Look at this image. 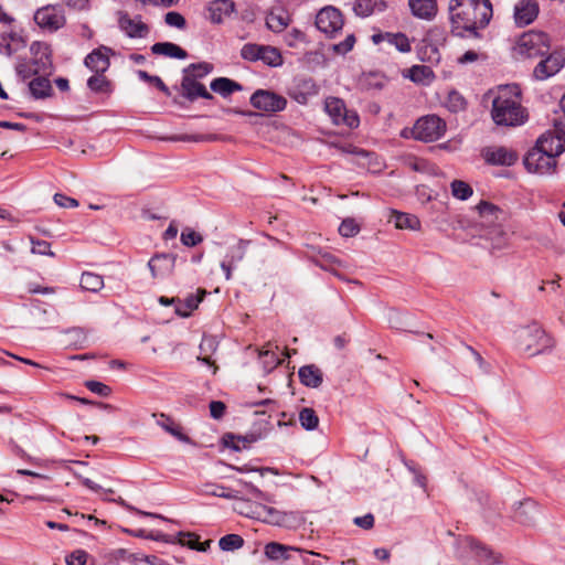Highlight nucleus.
I'll list each match as a JSON object with an SVG mask.
<instances>
[{"instance_id":"nucleus-27","label":"nucleus","mask_w":565,"mask_h":565,"mask_svg":"<svg viewBox=\"0 0 565 565\" xmlns=\"http://www.w3.org/2000/svg\"><path fill=\"white\" fill-rule=\"evenodd\" d=\"M412 13L423 20H431L437 13L436 0H408Z\"/></svg>"},{"instance_id":"nucleus-51","label":"nucleus","mask_w":565,"mask_h":565,"mask_svg":"<svg viewBox=\"0 0 565 565\" xmlns=\"http://www.w3.org/2000/svg\"><path fill=\"white\" fill-rule=\"evenodd\" d=\"M181 243L184 245V246H188V247H193L198 244H200L202 241H203V237L202 235H200L199 233H196L195 231L191 230V228H185L182 233H181Z\"/></svg>"},{"instance_id":"nucleus-6","label":"nucleus","mask_w":565,"mask_h":565,"mask_svg":"<svg viewBox=\"0 0 565 565\" xmlns=\"http://www.w3.org/2000/svg\"><path fill=\"white\" fill-rule=\"evenodd\" d=\"M476 209L481 218V223L490 228V231L487 234V237L489 239H494L495 237L499 238V242L494 245V247H501L502 245H504L505 234L502 231V228L498 225V222L503 215L502 210L499 209L497 205L486 201H481L476 206Z\"/></svg>"},{"instance_id":"nucleus-38","label":"nucleus","mask_w":565,"mask_h":565,"mask_svg":"<svg viewBox=\"0 0 565 565\" xmlns=\"http://www.w3.org/2000/svg\"><path fill=\"white\" fill-rule=\"evenodd\" d=\"M200 493L204 495H212L224 499H237L236 493L227 491V489L224 486L212 482L203 483L200 488Z\"/></svg>"},{"instance_id":"nucleus-33","label":"nucleus","mask_w":565,"mask_h":565,"mask_svg":"<svg viewBox=\"0 0 565 565\" xmlns=\"http://www.w3.org/2000/svg\"><path fill=\"white\" fill-rule=\"evenodd\" d=\"M290 551L298 550L277 542L267 543L264 548L266 557L270 561H286L289 558Z\"/></svg>"},{"instance_id":"nucleus-19","label":"nucleus","mask_w":565,"mask_h":565,"mask_svg":"<svg viewBox=\"0 0 565 565\" xmlns=\"http://www.w3.org/2000/svg\"><path fill=\"white\" fill-rule=\"evenodd\" d=\"M540 12L536 0H519L513 10L514 22L518 26H526L535 21Z\"/></svg>"},{"instance_id":"nucleus-29","label":"nucleus","mask_w":565,"mask_h":565,"mask_svg":"<svg viewBox=\"0 0 565 565\" xmlns=\"http://www.w3.org/2000/svg\"><path fill=\"white\" fill-rule=\"evenodd\" d=\"M151 52L157 55H164L172 58L184 60L188 56L185 50L172 42H158L151 46Z\"/></svg>"},{"instance_id":"nucleus-40","label":"nucleus","mask_w":565,"mask_h":565,"mask_svg":"<svg viewBox=\"0 0 565 565\" xmlns=\"http://www.w3.org/2000/svg\"><path fill=\"white\" fill-rule=\"evenodd\" d=\"M259 359L262 360L266 372L274 370L279 364H281L285 360V359H280L277 355V353L273 350V344L270 342L267 343L265 350H262L259 352Z\"/></svg>"},{"instance_id":"nucleus-14","label":"nucleus","mask_w":565,"mask_h":565,"mask_svg":"<svg viewBox=\"0 0 565 565\" xmlns=\"http://www.w3.org/2000/svg\"><path fill=\"white\" fill-rule=\"evenodd\" d=\"M252 106L266 113H276L284 110L287 105L285 97L275 92L257 89L249 99Z\"/></svg>"},{"instance_id":"nucleus-32","label":"nucleus","mask_w":565,"mask_h":565,"mask_svg":"<svg viewBox=\"0 0 565 565\" xmlns=\"http://www.w3.org/2000/svg\"><path fill=\"white\" fill-rule=\"evenodd\" d=\"M390 222H394L395 226L401 230H418L420 226L417 216L397 211H392Z\"/></svg>"},{"instance_id":"nucleus-58","label":"nucleus","mask_w":565,"mask_h":565,"mask_svg":"<svg viewBox=\"0 0 565 565\" xmlns=\"http://www.w3.org/2000/svg\"><path fill=\"white\" fill-rule=\"evenodd\" d=\"M355 43V36L354 34H348L344 39V41L339 42L333 45V51L338 54H347L350 52Z\"/></svg>"},{"instance_id":"nucleus-46","label":"nucleus","mask_w":565,"mask_h":565,"mask_svg":"<svg viewBox=\"0 0 565 565\" xmlns=\"http://www.w3.org/2000/svg\"><path fill=\"white\" fill-rule=\"evenodd\" d=\"M270 429L271 428L269 427V424L266 423L264 427H259L258 429L254 428L246 435L239 436L238 441H242L244 444V447L246 446V444L257 443V441L266 438L267 435L269 434Z\"/></svg>"},{"instance_id":"nucleus-31","label":"nucleus","mask_w":565,"mask_h":565,"mask_svg":"<svg viewBox=\"0 0 565 565\" xmlns=\"http://www.w3.org/2000/svg\"><path fill=\"white\" fill-rule=\"evenodd\" d=\"M211 89L223 97H227L234 92L242 90L241 84L235 81H232L227 77H217L211 82Z\"/></svg>"},{"instance_id":"nucleus-63","label":"nucleus","mask_w":565,"mask_h":565,"mask_svg":"<svg viewBox=\"0 0 565 565\" xmlns=\"http://www.w3.org/2000/svg\"><path fill=\"white\" fill-rule=\"evenodd\" d=\"M354 524L364 529V530H370L373 527L374 525V516L373 514L371 513H367L363 516H356L354 520H353Z\"/></svg>"},{"instance_id":"nucleus-39","label":"nucleus","mask_w":565,"mask_h":565,"mask_svg":"<svg viewBox=\"0 0 565 565\" xmlns=\"http://www.w3.org/2000/svg\"><path fill=\"white\" fill-rule=\"evenodd\" d=\"M288 23L289 18L284 11H271L266 18V25L273 32H281Z\"/></svg>"},{"instance_id":"nucleus-20","label":"nucleus","mask_w":565,"mask_h":565,"mask_svg":"<svg viewBox=\"0 0 565 565\" xmlns=\"http://www.w3.org/2000/svg\"><path fill=\"white\" fill-rule=\"evenodd\" d=\"M535 147L556 159L565 151V139L555 131H546L537 138Z\"/></svg>"},{"instance_id":"nucleus-34","label":"nucleus","mask_w":565,"mask_h":565,"mask_svg":"<svg viewBox=\"0 0 565 565\" xmlns=\"http://www.w3.org/2000/svg\"><path fill=\"white\" fill-rule=\"evenodd\" d=\"M536 512V503L532 500H525L519 503L514 516L520 523L531 524L534 521V515Z\"/></svg>"},{"instance_id":"nucleus-50","label":"nucleus","mask_w":565,"mask_h":565,"mask_svg":"<svg viewBox=\"0 0 565 565\" xmlns=\"http://www.w3.org/2000/svg\"><path fill=\"white\" fill-rule=\"evenodd\" d=\"M376 2L373 0H356L353 10L359 17H369L374 12Z\"/></svg>"},{"instance_id":"nucleus-62","label":"nucleus","mask_w":565,"mask_h":565,"mask_svg":"<svg viewBox=\"0 0 565 565\" xmlns=\"http://www.w3.org/2000/svg\"><path fill=\"white\" fill-rule=\"evenodd\" d=\"M225 408V404L221 401H212L210 403V414L215 419H220L223 417Z\"/></svg>"},{"instance_id":"nucleus-24","label":"nucleus","mask_w":565,"mask_h":565,"mask_svg":"<svg viewBox=\"0 0 565 565\" xmlns=\"http://www.w3.org/2000/svg\"><path fill=\"white\" fill-rule=\"evenodd\" d=\"M484 160L493 166H513L518 160L515 151L504 147L488 148L483 152Z\"/></svg>"},{"instance_id":"nucleus-36","label":"nucleus","mask_w":565,"mask_h":565,"mask_svg":"<svg viewBox=\"0 0 565 565\" xmlns=\"http://www.w3.org/2000/svg\"><path fill=\"white\" fill-rule=\"evenodd\" d=\"M160 418L157 420V424L162 427L167 433L179 439L180 441L188 443L189 437L182 433V429L179 425H177L169 416L164 414H160Z\"/></svg>"},{"instance_id":"nucleus-16","label":"nucleus","mask_w":565,"mask_h":565,"mask_svg":"<svg viewBox=\"0 0 565 565\" xmlns=\"http://www.w3.org/2000/svg\"><path fill=\"white\" fill-rule=\"evenodd\" d=\"M118 26L129 39H145L150 28L142 22L140 15L131 18L127 12H118Z\"/></svg>"},{"instance_id":"nucleus-2","label":"nucleus","mask_w":565,"mask_h":565,"mask_svg":"<svg viewBox=\"0 0 565 565\" xmlns=\"http://www.w3.org/2000/svg\"><path fill=\"white\" fill-rule=\"evenodd\" d=\"M491 117L497 125L507 127L521 126L527 120L519 85H504L498 88L492 100Z\"/></svg>"},{"instance_id":"nucleus-47","label":"nucleus","mask_w":565,"mask_h":565,"mask_svg":"<svg viewBox=\"0 0 565 565\" xmlns=\"http://www.w3.org/2000/svg\"><path fill=\"white\" fill-rule=\"evenodd\" d=\"M244 545V540L238 534H226L218 541V546L222 551H235Z\"/></svg>"},{"instance_id":"nucleus-35","label":"nucleus","mask_w":565,"mask_h":565,"mask_svg":"<svg viewBox=\"0 0 565 565\" xmlns=\"http://www.w3.org/2000/svg\"><path fill=\"white\" fill-rule=\"evenodd\" d=\"M408 77L418 84H429L434 79V72L427 65H414L408 70Z\"/></svg>"},{"instance_id":"nucleus-43","label":"nucleus","mask_w":565,"mask_h":565,"mask_svg":"<svg viewBox=\"0 0 565 565\" xmlns=\"http://www.w3.org/2000/svg\"><path fill=\"white\" fill-rule=\"evenodd\" d=\"M299 422L303 429L313 430L319 425V417L315 409L305 407L299 412Z\"/></svg>"},{"instance_id":"nucleus-41","label":"nucleus","mask_w":565,"mask_h":565,"mask_svg":"<svg viewBox=\"0 0 565 565\" xmlns=\"http://www.w3.org/2000/svg\"><path fill=\"white\" fill-rule=\"evenodd\" d=\"M29 88H30L31 94L35 98L47 97V96H50V93L52 90L50 81L47 78L41 77V76L32 79L29 84Z\"/></svg>"},{"instance_id":"nucleus-28","label":"nucleus","mask_w":565,"mask_h":565,"mask_svg":"<svg viewBox=\"0 0 565 565\" xmlns=\"http://www.w3.org/2000/svg\"><path fill=\"white\" fill-rule=\"evenodd\" d=\"M205 294L204 289H198L196 294L189 295L184 301L179 300L174 309L175 313L182 318H188L199 307Z\"/></svg>"},{"instance_id":"nucleus-18","label":"nucleus","mask_w":565,"mask_h":565,"mask_svg":"<svg viewBox=\"0 0 565 565\" xmlns=\"http://www.w3.org/2000/svg\"><path fill=\"white\" fill-rule=\"evenodd\" d=\"M249 241L239 239L234 245L228 247V250L221 262V268L225 274L226 280L232 278V270L245 257Z\"/></svg>"},{"instance_id":"nucleus-10","label":"nucleus","mask_w":565,"mask_h":565,"mask_svg":"<svg viewBox=\"0 0 565 565\" xmlns=\"http://www.w3.org/2000/svg\"><path fill=\"white\" fill-rule=\"evenodd\" d=\"M246 516L260 520L276 526H290L297 520V513L284 512L264 504H257Z\"/></svg>"},{"instance_id":"nucleus-30","label":"nucleus","mask_w":565,"mask_h":565,"mask_svg":"<svg viewBox=\"0 0 565 565\" xmlns=\"http://www.w3.org/2000/svg\"><path fill=\"white\" fill-rule=\"evenodd\" d=\"M24 45L23 39L18 33L11 32L0 36V53L7 56L13 55Z\"/></svg>"},{"instance_id":"nucleus-37","label":"nucleus","mask_w":565,"mask_h":565,"mask_svg":"<svg viewBox=\"0 0 565 565\" xmlns=\"http://www.w3.org/2000/svg\"><path fill=\"white\" fill-rule=\"evenodd\" d=\"M79 285L84 290L98 292L104 287V279L98 274L85 271L81 276Z\"/></svg>"},{"instance_id":"nucleus-54","label":"nucleus","mask_w":565,"mask_h":565,"mask_svg":"<svg viewBox=\"0 0 565 565\" xmlns=\"http://www.w3.org/2000/svg\"><path fill=\"white\" fill-rule=\"evenodd\" d=\"M447 107L454 113L460 111L465 109L466 100L459 93L451 92L447 98Z\"/></svg>"},{"instance_id":"nucleus-56","label":"nucleus","mask_w":565,"mask_h":565,"mask_svg":"<svg viewBox=\"0 0 565 565\" xmlns=\"http://www.w3.org/2000/svg\"><path fill=\"white\" fill-rule=\"evenodd\" d=\"M164 22L169 26H173L177 29H184L186 25V21H185L184 17L177 11H170V12L166 13Z\"/></svg>"},{"instance_id":"nucleus-7","label":"nucleus","mask_w":565,"mask_h":565,"mask_svg":"<svg viewBox=\"0 0 565 565\" xmlns=\"http://www.w3.org/2000/svg\"><path fill=\"white\" fill-rule=\"evenodd\" d=\"M445 132L446 124L436 115H428L419 118L412 129V136L416 140L424 142L438 140Z\"/></svg>"},{"instance_id":"nucleus-13","label":"nucleus","mask_w":565,"mask_h":565,"mask_svg":"<svg viewBox=\"0 0 565 565\" xmlns=\"http://www.w3.org/2000/svg\"><path fill=\"white\" fill-rule=\"evenodd\" d=\"M565 64V51L547 53L533 71V76L539 81H545L557 74Z\"/></svg>"},{"instance_id":"nucleus-26","label":"nucleus","mask_w":565,"mask_h":565,"mask_svg":"<svg viewBox=\"0 0 565 565\" xmlns=\"http://www.w3.org/2000/svg\"><path fill=\"white\" fill-rule=\"evenodd\" d=\"M298 376L301 384L311 388L319 387L323 382V373L315 364L301 366L298 371Z\"/></svg>"},{"instance_id":"nucleus-8","label":"nucleus","mask_w":565,"mask_h":565,"mask_svg":"<svg viewBox=\"0 0 565 565\" xmlns=\"http://www.w3.org/2000/svg\"><path fill=\"white\" fill-rule=\"evenodd\" d=\"M516 49L522 56L543 57L550 50L548 35L544 32H526L519 39Z\"/></svg>"},{"instance_id":"nucleus-49","label":"nucleus","mask_w":565,"mask_h":565,"mask_svg":"<svg viewBox=\"0 0 565 565\" xmlns=\"http://www.w3.org/2000/svg\"><path fill=\"white\" fill-rule=\"evenodd\" d=\"M137 75L141 81H145V82L151 83L152 85H156L157 88L160 89L164 95H167V96L171 95L169 87L162 82V79L159 76L150 75L146 71H141V70H139L137 72Z\"/></svg>"},{"instance_id":"nucleus-61","label":"nucleus","mask_w":565,"mask_h":565,"mask_svg":"<svg viewBox=\"0 0 565 565\" xmlns=\"http://www.w3.org/2000/svg\"><path fill=\"white\" fill-rule=\"evenodd\" d=\"M54 202L61 207H77L78 206L77 200L66 196L62 193H56L54 195Z\"/></svg>"},{"instance_id":"nucleus-15","label":"nucleus","mask_w":565,"mask_h":565,"mask_svg":"<svg viewBox=\"0 0 565 565\" xmlns=\"http://www.w3.org/2000/svg\"><path fill=\"white\" fill-rule=\"evenodd\" d=\"M35 23L43 30L55 32L65 25L63 12L54 6H45L34 13Z\"/></svg>"},{"instance_id":"nucleus-4","label":"nucleus","mask_w":565,"mask_h":565,"mask_svg":"<svg viewBox=\"0 0 565 565\" xmlns=\"http://www.w3.org/2000/svg\"><path fill=\"white\" fill-rule=\"evenodd\" d=\"M456 554L466 565H493L500 563V556L469 536L457 541Z\"/></svg>"},{"instance_id":"nucleus-48","label":"nucleus","mask_w":565,"mask_h":565,"mask_svg":"<svg viewBox=\"0 0 565 565\" xmlns=\"http://www.w3.org/2000/svg\"><path fill=\"white\" fill-rule=\"evenodd\" d=\"M386 41L394 45L399 52L406 53L411 51L408 38L403 33H386Z\"/></svg>"},{"instance_id":"nucleus-55","label":"nucleus","mask_w":565,"mask_h":565,"mask_svg":"<svg viewBox=\"0 0 565 565\" xmlns=\"http://www.w3.org/2000/svg\"><path fill=\"white\" fill-rule=\"evenodd\" d=\"M85 386L92 392V393H95L99 396H104V397H107L110 395L111 393V388L102 383V382H98V381H93V380H89V381H86L85 382Z\"/></svg>"},{"instance_id":"nucleus-11","label":"nucleus","mask_w":565,"mask_h":565,"mask_svg":"<svg viewBox=\"0 0 565 565\" xmlns=\"http://www.w3.org/2000/svg\"><path fill=\"white\" fill-rule=\"evenodd\" d=\"M343 23L341 11L332 6L322 8L316 15V26L330 38L342 30Z\"/></svg>"},{"instance_id":"nucleus-21","label":"nucleus","mask_w":565,"mask_h":565,"mask_svg":"<svg viewBox=\"0 0 565 565\" xmlns=\"http://www.w3.org/2000/svg\"><path fill=\"white\" fill-rule=\"evenodd\" d=\"M175 255L172 254H157L149 262L148 267L153 278H161L170 275L173 271L175 264Z\"/></svg>"},{"instance_id":"nucleus-17","label":"nucleus","mask_w":565,"mask_h":565,"mask_svg":"<svg viewBox=\"0 0 565 565\" xmlns=\"http://www.w3.org/2000/svg\"><path fill=\"white\" fill-rule=\"evenodd\" d=\"M318 92L319 88L311 77L300 76L295 79L292 86L288 89V95L298 104L306 105Z\"/></svg>"},{"instance_id":"nucleus-5","label":"nucleus","mask_w":565,"mask_h":565,"mask_svg":"<svg viewBox=\"0 0 565 565\" xmlns=\"http://www.w3.org/2000/svg\"><path fill=\"white\" fill-rule=\"evenodd\" d=\"M241 57L248 62L262 61L269 67H279L284 63L280 51L270 45L246 43L241 49Z\"/></svg>"},{"instance_id":"nucleus-9","label":"nucleus","mask_w":565,"mask_h":565,"mask_svg":"<svg viewBox=\"0 0 565 565\" xmlns=\"http://www.w3.org/2000/svg\"><path fill=\"white\" fill-rule=\"evenodd\" d=\"M523 163L527 172L539 175L554 174L557 168V160L535 146L526 152Z\"/></svg>"},{"instance_id":"nucleus-45","label":"nucleus","mask_w":565,"mask_h":565,"mask_svg":"<svg viewBox=\"0 0 565 565\" xmlns=\"http://www.w3.org/2000/svg\"><path fill=\"white\" fill-rule=\"evenodd\" d=\"M87 86L95 93H106L110 90V82L104 76V73H95L87 81Z\"/></svg>"},{"instance_id":"nucleus-52","label":"nucleus","mask_w":565,"mask_h":565,"mask_svg":"<svg viewBox=\"0 0 565 565\" xmlns=\"http://www.w3.org/2000/svg\"><path fill=\"white\" fill-rule=\"evenodd\" d=\"M31 244H32V254L36 255H46V256H54V253L51 250V244L46 241H40L35 239L33 237H30Z\"/></svg>"},{"instance_id":"nucleus-59","label":"nucleus","mask_w":565,"mask_h":565,"mask_svg":"<svg viewBox=\"0 0 565 565\" xmlns=\"http://www.w3.org/2000/svg\"><path fill=\"white\" fill-rule=\"evenodd\" d=\"M387 321H388L390 326L394 329L399 330V329L405 328L403 315L395 309H391L388 311Z\"/></svg>"},{"instance_id":"nucleus-25","label":"nucleus","mask_w":565,"mask_h":565,"mask_svg":"<svg viewBox=\"0 0 565 565\" xmlns=\"http://www.w3.org/2000/svg\"><path fill=\"white\" fill-rule=\"evenodd\" d=\"M234 10L235 3L232 0H213L207 8L210 20L216 24L222 23Z\"/></svg>"},{"instance_id":"nucleus-42","label":"nucleus","mask_w":565,"mask_h":565,"mask_svg":"<svg viewBox=\"0 0 565 565\" xmlns=\"http://www.w3.org/2000/svg\"><path fill=\"white\" fill-rule=\"evenodd\" d=\"M213 71V65L207 62H200L190 64L183 70V74L192 77L193 79L200 81L209 75Z\"/></svg>"},{"instance_id":"nucleus-60","label":"nucleus","mask_w":565,"mask_h":565,"mask_svg":"<svg viewBox=\"0 0 565 565\" xmlns=\"http://www.w3.org/2000/svg\"><path fill=\"white\" fill-rule=\"evenodd\" d=\"M87 559V553L83 550H77L71 553L66 557L67 565H85Z\"/></svg>"},{"instance_id":"nucleus-44","label":"nucleus","mask_w":565,"mask_h":565,"mask_svg":"<svg viewBox=\"0 0 565 565\" xmlns=\"http://www.w3.org/2000/svg\"><path fill=\"white\" fill-rule=\"evenodd\" d=\"M450 190L454 198L465 201L468 200L472 194V188L462 180H454L450 183Z\"/></svg>"},{"instance_id":"nucleus-23","label":"nucleus","mask_w":565,"mask_h":565,"mask_svg":"<svg viewBox=\"0 0 565 565\" xmlns=\"http://www.w3.org/2000/svg\"><path fill=\"white\" fill-rule=\"evenodd\" d=\"M181 94L184 98H186L190 102H193L199 97L204 99L213 98V95L206 89V87L203 84L184 74L181 81Z\"/></svg>"},{"instance_id":"nucleus-3","label":"nucleus","mask_w":565,"mask_h":565,"mask_svg":"<svg viewBox=\"0 0 565 565\" xmlns=\"http://www.w3.org/2000/svg\"><path fill=\"white\" fill-rule=\"evenodd\" d=\"M515 334L519 348L529 355L548 353L555 345L554 339L537 323L522 327Z\"/></svg>"},{"instance_id":"nucleus-12","label":"nucleus","mask_w":565,"mask_h":565,"mask_svg":"<svg viewBox=\"0 0 565 565\" xmlns=\"http://www.w3.org/2000/svg\"><path fill=\"white\" fill-rule=\"evenodd\" d=\"M326 111L335 125H345L349 128H355L360 124L358 114L348 110L343 100L339 98H328L326 100Z\"/></svg>"},{"instance_id":"nucleus-1","label":"nucleus","mask_w":565,"mask_h":565,"mask_svg":"<svg viewBox=\"0 0 565 565\" xmlns=\"http://www.w3.org/2000/svg\"><path fill=\"white\" fill-rule=\"evenodd\" d=\"M448 11L451 33L460 38H479L493 15L490 0H450Z\"/></svg>"},{"instance_id":"nucleus-53","label":"nucleus","mask_w":565,"mask_h":565,"mask_svg":"<svg viewBox=\"0 0 565 565\" xmlns=\"http://www.w3.org/2000/svg\"><path fill=\"white\" fill-rule=\"evenodd\" d=\"M200 350L204 354V356H199L198 359L207 365H213V361L211 360V356L207 355L209 351L215 350V343L213 338L204 337L200 343Z\"/></svg>"},{"instance_id":"nucleus-64","label":"nucleus","mask_w":565,"mask_h":565,"mask_svg":"<svg viewBox=\"0 0 565 565\" xmlns=\"http://www.w3.org/2000/svg\"><path fill=\"white\" fill-rule=\"evenodd\" d=\"M303 40L305 34L297 29H292L286 34V42L289 46H296L298 42H301Z\"/></svg>"},{"instance_id":"nucleus-22","label":"nucleus","mask_w":565,"mask_h":565,"mask_svg":"<svg viewBox=\"0 0 565 565\" xmlns=\"http://www.w3.org/2000/svg\"><path fill=\"white\" fill-rule=\"evenodd\" d=\"M109 47L100 46L93 50L84 60V64L94 73H105L110 66Z\"/></svg>"},{"instance_id":"nucleus-57","label":"nucleus","mask_w":565,"mask_h":565,"mask_svg":"<svg viewBox=\"0 0 565 565\" xmlns=\"http://www.w3.org/2000/svg\"><path fill=\"white\" fill-rule=\"evenodd\" d=\"M359 232V226L353 218H345L339 226V233L344 237H352Z\"/></svg>"}]
</instances>
